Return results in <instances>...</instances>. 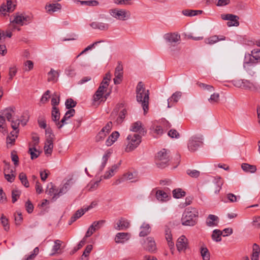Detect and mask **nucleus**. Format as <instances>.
<instances>
[{"mask_svg":"<svg viewBox=\"0 0 260 260\" xmlns=\"http://www.w3.org/2000/svg\"><path fill=\"white\" fill-rule=\"evenodd\" d=\"M136 93L137 101L141 104L145 114L148 110L149 93L148 90L145 89L142 82H139L136 87Z\"/></svg>","mask_w":260,"mask_h":260,"instance_id":"1","label":"nucleus"},{"mask_svg":"<svg viewBox=\"0 0 260 260\" xmlns=\"http://www.w3.org/2000/svg\"><path fill=\"white\" fill-rule=\"evenodd\" d=\"M198 214V211L196 208H186L181 219L182 224L185 226H193L197 222Z\"/></svg>","mask_w":260,"mask_h":260,"instance_id":"2","label":"nucleus"},{"mask_svg":"<svg viewBox=\"0 0 260 260\" xmlns=\"http://www.w3.org/2000/svg\"><path fill=\"white\" fill-rule=\"evenodd\" d=\"M127 110L122 104H117L111 114V119L117 124H121L125 118Z\"/></svg>","mask_w":260,"mask_h":260,"instance_id":"3","label":"nucleus"},{"mask_svg":"<svg viewBox=\"0 0 260 260\" xmlns=\"http://www.w3.org/2000/svg\"><path fill=\"white\" fill-rule=\"evenodd\" d=\"M14 109L13 107H8L0 111V114L4 118L6 117L8 121L11 122V127L14 130H17L20 124V120L14 118Z\"/></svg>","mask_w":260,"mask_h":260,"instance_id":"4","label":"nucleus"},{"mask_svg":"<svg viewBox=\"0 0 260 260\" xmlns=\"http://www.w3.org/2000/svg\"><path fill=\"white\" fill-rule=\"evenodd\" d=\"M141 138L140 134L128 135L126 138L127 145L125 149V151L129 152L135 150L141 143Z\"/></svg>","mask_w":260,"mask_h":260,"instance_id":"5","label":"nucleus"},{"mask_svg":"<svg viewBox=\"0 0 260 260\" xmlns=\"http://www.w3.org/2000/svg\"><path fill=\"white\" fill-rule=\"evenodd\" d=\"M170 151L163 149L158 152L156 156V164L158 168H164L168 165L170 160Z\"/></svg>","mask_w":260,"mask_h":260,"instance_id":"6","label":"nucleus"},{"mask_svg":"<svg viewBox=\"0 0 260 260\" xmlns=\"http://www.w3.org/2000/svg\"><path fill=\"white\" fill-rule=\"evenodd\" d=\"M234 85L238 87L252 91H257L260 90V85L258 83L245 79L237 81Z\"/></svg>","mask_w":260,"mask_h":260,"instance_id":"7","label":"nucleus"},{"mask_svg":"<svg viewBox=\"0 0 260 260\" xmlns=\"http://www.w3.org/2000/svg\"><path fill=\"white\" fill-rule=\"evenodd\" d=\"M249 58L246 57V60L244 62V68L248 70L251 65L255 63L260 62V48H254L248 54Z\"/></svg>","mask_w":260,"mask_h":260,"instance_id":"8","label":"nucleus"},{"mask_svg":"<svg viewBox=\"0 0 260 260\" xmlns=\"http://www.w3.org/2000/svg\"><path fill=\"white\" fill-rule=\"evenodd\" d=\"M109 13L111 16L119 20L125 21L131 17L130 12L125 9H111L109 11Z\"/></svg>","mask_w":260,"mask_h":260,"instance_id":"9","label":"nucleus"},{"mask_svg":"<svg viewBox=\"0 0 260 260\" xmlns=\"http://www.w3.org/2000/svg\"><path fill=\"white\" fill-rule=\"evenodd\" d=\"M166 42L173 46L179 44L181 40L180 35L178 32H169L164 35Z\"/></svg>","mask_w":260,"mask_h":260,"instance_id":"10","label":"nucleus"},{"mask_svg":"<svg viewBox=\"0 0 260 260\" xmlns=\"http://www.w3.org/2000/svg\"><path fill=\"white\" fill-rule=\"evenodd\" d=\"M202 137L193 136L190 138L188 143V148L189 151L194 152L202 144Z\"/></svg>","mask_w":260,"mask_h":260,"instance_id":"11","label":"nucleus"},{"mask_svg":"<svg viewBox=\"0 0 260 260\" xmlns=\"http://www.w3.org/2000/svg\"><path fill=\"white\" fill-rule=\"evenodd\" d=\"M221 17L223 20L229 21L227 22V25L229 27L238 26L239 25L238 21L239 18L237 15L232 14H222Z\"/></svg>","mask_w":260,"mask_h":260,"instance_id":"12","label":"nucleus"},{"mask_svg":"<svg viewBox=\"0 0 260 260\" xmlns=\"http://www.w3.org/2000/svg\"><path fill=\"white\" fill-rule=\"evenodd\" d=\"M30 21V18L29 16L24 13H18L14 16V19L12 21V22L22 26L24 24H26L27 22H29Z\"/></svg>","mask_w":260,"mask_h":260,"instance_id":"13","label":"nucleus"},{"mask_svg":"<svg viewBox=\"0 0 260 260\" xmlns=\"http://www.w3.org/2000/svg\"><path fill=\"white\" fill-rule=\"evenodd\" d=\"M129 130L133 132L139 133L138 134H140L141 136H144L146 133V130L142 123L140 121L133 123L131 125Z\"/></svg>","mask_w":260,"mask_h":260,"instance_id":"14","label":"nucleus"},{"mask_svg":"<svg viewBox=\"0 0 260 260\" xmlns=\"http://www.w3.org/2000/svg\"><path fill=\"white\" fill-rule=\"evenodd\" d=\"M144 247L145 249L150 252H153L156 250V246L154 239L149 237L144 241Z\"/></svg>","mask_w":260,"mask_h":260,"instance_id":"15","label":"nucleus"},{"mask_svg":"<svg viewBox=\"0 0 260 260\" xmlns=\"http://www.w3.org/2000/svg\"><path fill=\"white\" fill-rule=\"evenodd\" d=\"M115 78H114V82L115 84H118L121 82L123 77V67L122 65L118 62L116 67L115 73Z\"/></svg>","mask_w":260,"mask_h":260,"instance_id":"16","label":"nucleus"},{"mask_svg":"<svg viewBox=\"0 0 260 260\" xmlns=\"http://www.w3.org/2000/svg\"><path fill=\"white\" fill-rule=\"evenodd\" d=\"M130 226V223L128 220L124 218H120L117 222L114 228L116 230H125L127 229Z\"/></svg>","mask_w":260,"mask_h":260,"instance_id":"17","label":"nucleus"},{"mask_svg":"<svg viewBox=\"0 0 260 260\" xmlns=\"http://www.w3.org/2000/svg\"><path fill=\"white\" fill-rule=\"evenodd\" d=\"M131 237V234L128 233H118L115 237V242L116 243H124L128 241Z\"/></svg>","mask_w":260,"mask_h":260,"instance_id":"18","label":"nucleus"},{"mask_svg":"<svg viewBox=\"0 0 260 260\" xmlns=\"http://www.w3.org/2000/svg\"><path fill=\"white\" fill-rule=\"evenodd\" d=\"M176 246L179 251L185 250L187 248V239L185 236L182 235L178 239Z\"/></svg>","mask_w":260,"mask_h":260,"instance_id":"19","label":"nucleus"},{"mask_svg":"<svg viewBox=\"0 0 260 260\" xmlns=\"http://www.w3.org/2000/svg\"><path fill=\"white\" fill-rule=\"evenodd\" d=\"M152 193H155L156 198L160 202H166L170 198L167 193L161 190H153Z\"/></svg>","mask_w":260,"mask_h":260,"instance_id":"20","label":"nucleus"},{"mask_svg":"<svg viewBox=\"0 0 260 260\" xmlns=\"http://www.w3.org/2000/svg\"><path fill=\"white\" fill-rule=\"evenodd\" d=\"M224 40H225V37L224 36L214 35L206 38L205 40V43L206 44L212 45L219 41Z\"/></svg>","mask_w":260,"mask_h":260,"instance_id":"21","label":"nucleus"},{"mask_svg":"<svg viewBox=\"0 0 260 260\" xmlns=\"http://www.w3.org/2000/svg\"><path fill=\"white\" fill-rule=\"evenodd\" d=\"M53 136L47 138L44 147V152L46 154L51 155L53 148Z\"/></svg>","mask_w":260,"mask_h":260,"instance_id":"22","label":"nucleus"},{"mask_svg":"<svg viewBox=\"0 0 260 260\" xmlns=\"http://www.w3.org/2000/svg\"><path fill=\"white\" fill-rule=\"evenodd\" d=\"M182 96L181 91H176L168 100V107L171 108L173 106V103H177Z\"/></svg>","mask_w":260,"mask_h":260,"instance_id":"23","label":"nucleus"},{"mask_svg":"<svg viewBox=\"0 0 260 260\" xmlns=\"http://www.w3.org/2000/svg\"><path fill=\"white\" fill-rule=\"evenodd\" d=\"M18 133L19 129L18 128L17 130H14V131L11 132L10 135L7 137V145L8 147L14 144L15 140L18 137Z\"/></svg>","mask_w":260,"mask_h":260,"instance_id":"24","label":"nucleus"},{"mask_svg":"<svg viewBox=\"0 0 260 260\" xmlns=\"http://www.w3.org/2000/svg\"><path fill=\"white\" fill-rule=\"evenodd\" d=\"M13 171L10 169V166H6L4 169V175L5 179L9 182L14 181L15 176L13 174Z\"/></svg>","mask_w":260,"mask_h":260,"instance_id":"25","label":"nucleus"},{"mask_svg":"<svg viewBox=\"0 0 260 260\" xmlns=\"http://www.w3.org/2000/svg\"><path fill=\"white\" fill-rule=\"evenodd\" d=\"M46 192L50 196L52 197V200L55 201L58 198H54V196L57 193V189L55 187V186L52 182L49 183L46 190Z\"/></svg>","mask_w":260,"mask_h":260,"instance_id":"26","label":"nucleus"},{"mask_svg":"<svg viewBox=\"0 0 260 260\" xmlns=\"http://www.w3.org/2000/svg\"><path fill=\"white\" fill-rule=\"evenodd\" d=\"M59 72L58 71H55L53 69H51L47 74L48 79L47 80L48 82H56L58 80V78L59 77Z\"/></svg>","mask_w":260,"mask_h":260,"instance_id":"27","label":"nucleus"},{"mask_svg":"<svg viewBox=\"0 0 260 260\" xmlns=\"http://www.w3.org/2000/svg\"><path fill=\"white\" fill-rule=\"evenodd\" d=\"M120 165V162L118 164H115L113 165L111 169L109 171H107L105 174L103 176H102V177L106 179L111 178L114 175V172L116 171Z\"/></svg>","mask_w":260,"mask_h":260,"instance_id":"28","label":"nucleus"},{"mask_svg":"<svg viewBox=\"0 0 260 260\" xmlns=\"http://www.w3.org/2000/svg\"><path fill=\"white\" fill-rule=\"evenodd\" d=\"M218 217L214 215L210 214L207 219L206 224L208 226H214L217 225Z\"/></svg>","mask_w":260,"mask_h":260,"instance_id":"29","label":"nucleus"},{"mask_svg":"<svg viewBox=\"0 0 260 260\" xmlns=\"http://www.w3.org/2000/svg\"><path fill=\"white\" fill-rule=\"evenodd\" d=\"M140 229L141 231L139 234L140 237H145L150 233V226L148 223L144 222Z\"/></svg>","mask_w":260,"mask_h":260,"instance_id":"30","label":"nucleus"},{"mask_svg":"<svg viewBox=\"0 0 260 260\" xmlns=\"http://www.w3.org/2000/svg\"><path fill=\"white\" fill-rule=\"evenodd\" d=\"M119 136V134L118 132L115 131L113 132L110 136L108 137L106 141V144L108 146H111L115 142Z\"/></svg>","mask_w":260,"mask_h":260,"instance_id":"31","label":"nucleus"},{"mask_svg":"<svg viewBox=\"0 0 260 260\" xmlns=\"http://www.w3.org/2000/svg\"><path fill=\"white\" fill-rule=\"evenodd\" d=\"M45 8L48 12L53 13L60 10L61 6L59 3L50 4L47 5Z\"/></svg>","mask_w":260,"mask_h":260,"instance_id":"32","label":"nucleus"},{"mask_svg":"<svg viewBox=\"0 0 260 260\" xmlns=\"http://www.w3.org/2000/svg\"><path fill=\"white\" fill-rule=\"evenodd\" d=\"M90 25L94 29H99L102 30H107L109 27L108 24L98 22H93Z\"/></svg>","mask_w":260,"mask_h":260,"instance_id":"33","label":"nucleus"},{"mask_svg":"<svg viewBox=\"0 0 260 260\" xmlns=\"http://www.w3.org/2000/svg\"><path fill=\"white\" fill-rule=\"evenodd\" d=\"M241 168L244 172L247 173H254L256 171V166L249 165L247 163L242 164Z\"/></svg>","mask_w":260,"mask_h":260,"instance_id":"34","label":"nucleus"},{"mask_svg":"<svg viewBox=\"0 0 260 260\" xmlns=\"http://www.w3.org/2000/svg\"><path fill=\"white\" fill-rule=\"evenodd\" d=\"M70 188V183L69 182H66L60 189L58 191L57 190V193L55 194L54 198H59V197L62 196L68 192Z\"/></svg>","mask_w":260,"mask_h":260,"instance_id":"35","label":"nucleus"},{"mask_svg":"<svg viewBox=\"0 0 260 260\" xmlns=\"http://www.w3.org/2000/svg\"><path fill=\"white\" fill-rule=\"evenodd\" d=\"M182 13L184 16L191 17L202 14L203 11L186 9L183 10Z\"/></svg>","mask_w":260,"mask_h":260,"instance_id":"36","label":"nucleus"},{"mask_svg":"<svg viewBox=\"0 0 260 260\" xmlns=\"http://www.w3.org/2000/svg\"><path fill=\"white\" fill-rule=\"evenodd\" d=\"M52 120L55 123L57 122L60 118V112L57 107H52L51 111Z\"/></svg>","mask_w":260,"mask_h":260,"instance_id":"37","label":"nucleus"},{"mask_svg":"<svg viewBox=\"0 0 260 260\" xmlns=\"http://www.w3.org/2000/svg\"><path fill=\"white\" fill-rule=\"evenodd\" d=\"M200 253L203 260H210V254L206 247H201Z\"/></svg>","mask_w":260,"mask_h":260,"instance_id":"38","label":"nucleus"},{"mask_svg":"<svg viewBox=\"0 0 260 260\" xmlns=\"http://www.w3.org/2000/svg\"><path fill=\"white\" fill-rule=\"evenodd\" d=\"M222 235V232L219 230H214L213 231V234L212 235V238L213 240L218 242H220L221 240V236Z\"/></svg>","mask_w":260,"mask_h":260,"instance_id":"39","label":"nucleus"},{"mask_svg":"<svg viewBox=\"0 0 260 260\" xmlns=\"http://www.w3.org/2000/svg\"><path fill=\"white\" fill-rule=\"evenodd\" d=\"M36 147L29 146L28 152L30 154L31 159L37 158L40 154V152L37 149Z\"/></svg>","mask_w":260,"mask_h":260,"instance_id":"40","label":"nucleus"},{"mask_svg":"<svg viewBox=\"0 0 260 260\" xmlns=\"http://www.w3.org/2000/svg\"><path fill=\"white\" fill-rule=\"evenodd\" d=\"M91 208H92V206H89L84 209H79L77 210L73 216L74 217H76V219H77L81 217L86 211H88Z\"/></svg>","mask_w":260,"mask_h":260,"instance_id":"41","label":"nucleus"},{"mask_svg":"<svg viewBox=\"0 0 260 260\" xmlns=\"http://www.w3.org/2000/svg\"><path fill=\"white\" fill-rule=\"evenodd\" d=\"M19 179L21 181V183L26 187H28L29 186L26 174L21 172L19 175Z\"/></svg>","mask_w":260,"mask_h":260,"instance_id":"42","label":"nucleus"},{"mask_svg":"<svg viewBox=\"0 0 260 260\" xmlns=\"http://www.w3.org/2000/svg\"><path fill=\"white\" fill-rule=\"evenodd\" d=\"M197 84L199 87L203 89V90L208 91L209 92H213L214 90V88L213 86L206 84L203 83L198 82Z\"/></svg>","mask_w":260,"mask_h":260,"instance_id":"43","label":"nucleus"},{"mask_svg":"<svg viewBox=\"0 0 260 260\" xmlns=\"http://www.w3.org/2000/svg\"><path fill=\"white\" fill-rule=\"evenodd\" d=\"M59 98V94L57 92H55L53 93V97L51 99L52 107H56V106L59 104L60 101Z\"/></svg>","mask_w":260,"mask_h":260,"instance_id":"44","label":"nucleus"},{"mask_svg":"<svg viewBox=\"0 0 260 260\" xmlns=\"http://www.w3.org/2000/svg\"><path fill=\"white\" fill-rule=\"evenodd\" d=\"M208 101L212 104L218 103L219 101V94L218 93H213L211 95Z\"/></svg>","mask_w":260,"mask_h":260,"instance_id":"45","label":"nucleus"},{"mask_svg":"<svg viewBox=\"0 0 260 260\" xmlns=\"http://www.w3.org/2000/svg\"><path fill=\"white\" fill-rule=\"evenodd\" d=\"M18 71V69L16 66H12L9 68V80L11 81L13 77L16 75Z\"/></svg>","mask_w":260,"mask_h":260,"instance_id":"46","label":"nucleus"},{"mask_svg":"<svg viewBox=\"0 0 260 260\" xmlns=\"http://www.w3.org/2000/svg\"><path fill=\"white\" fill-rule=\"evenodd\" d=\"M111 153L109 151H107L105 154L103 155L102 158V162L101 166V170L102 171L105 167L107 161L110 157Z\"/></svg>","mask_w":260,"mask_h":260,"instance_id":"47","label":"nucleus"},{"mask_svg":"<svg viewBox=\"0 0 260 260\" xmlns=\"http://www.w3.org/2000/svg\"><path fill=\"white\" fill-rule=\"evenodd\" d=\"M1 221L5 230L8 231L10 229L8 219L4 214L1 216Z\"/></svg>","mask_w":260,"mask_h":260,"instance_id":"48","label":"nucleus"},{"mask_svg":"<svg viewBox=\"0 0 260 260\" xmlns=\"http://www.w3.org/2000/svg\"><path fill=\"white\" fill-rule=\"evenodd\" d=\"M173 197L175 198L179 199L185 195V192L182 191L180 188L175 189L173 191Z\"/></svg>","mask_w":260,"mask_h":260,"instance_id":"49","label":"nucleus"},{"mask_svg":"<svg viewBox=\"0 0 260 260\" xmlns=\"http://www.w3.org/2000/svg\"><path fill=\"white\" fill-rule=\"evenodd\" d=\"M61 241L59 240H56L54 241V245L52 248V251L53 252L50 254V255H53L56 253L58 252V251L60 249L61 246Z\"/></svg>","mask_w":260,"mask_h":260,"instance_id":"50","label":"nucleus"},{"mask_svg":"<svg viewBox=\"0 0 260 260\" xmlns=\"http://www.w3.org/2000/svg\"><path fill=\"white\" fill-rule=\"evenodd\" d=\"M21 191L19 190L14 189L12 191V201L13 203L16 202L20 197Z\"/></svg>","mask_w":260,"mask_h":260,"instance_id":"51","label":"nucleus"},{"mask_svg":"<svg viewBox=\"0 0 260 260\" xmlns=\"http://www.w3.org/2000/svg\"><path fill=\"white\" fill-rule=\"evenodd\" d=\"M186 173L192 178H198L200 175V172L196 170L188 169L186 171Z\"/></svg>","mask_w":260,"mask_h":260,"instance_id":"52","label":"nucleus"},{"mask_svg":"<svg viewBox=\"0 0 260 260\" xmlns=\"http://www.w3.org/2000/svg\"><path fill=\"white\" fill-rule=\"evenodd\" d=\"M226 197L229 202L231 203L236 202L238 200L240 199V196H236L232 193H228Z\"/></svg>","mask_w":260,"mask_h":260,"instance_id":"53","label":"nucleus"},{"mask_svg":"<svg viewBox=\"0 0 260 260\" xmlns=\"http://www.w3.org/2000/svg\"><path fill=\"white\" fill-rule=\"evenodd\" d=\"M66 107L67 109H71V108H74L76 105V102H75L73 99H69L67 100L66 103Z\"/></svg>","mask_w":260,"mask_h":260,"instance_id":"54","label":"nucleus"},{"mask_svg":"<svg viewBox=\"0 0 260 260\" xmlns=\"http://www.w3.org/2000/svg\"><path fill=\"white\" fill-rule=\"evenodd\" d=\"M168 134L172 138L178 139L180 137L179 133L175 129H170Z\"/></svg>","mask_w":260,"mask_h":260,"instance_id":"55","label":"nucleus"},{"mask_svg":"<svg viewBox=\"0 0 260 260\" xmlns=\"http://www.w3.org/2000/svg\"><path fill=\"white\" fill-rule=\"evenodd\" d=\"M107 134L105 132H104L103 131H101L98 135L95 137V141L96 142H99L102 141L105 139V138L107 136Z\"/></svg>","mask_w":260,"mask_h":260,"instance_id":"56","label":"nucleus"},{"mask_svg":"<svg viewBox=\"0 0 260 260\" xmlns=\"http://www.w3.org/2000/svg\"><path fill=\"white\" fill-rule=\"evenodd\" d=\"M39 143V137L35 135L32 137V142L29 144L30 147H37Z\"/></svg>","mask_w":260,"mask_h":260,"instance_id":"57","label":"nucleus"},{"mask_svg":"<svg viewBox=\"0 0 260 260\" xmlns=\"http://www.w3.org/2000/svg\"><path fill=\"white\" fill-rule=\"evenodd\" d=\"M49 98L50 91L48 90L42 95L40 102L43 104L46 103L47 102H48Z\"/></svg>","mask_w":260,"mask_h":260,"instance_id":"58","label":"nucleus"},{"mask_svg":"<svg viewBox=\"0 0 260 260\" xmlns=\"http://www.w3.org/2000/svg\"><path fill=\"white\" fill-rule=\"evenodd\" d=\"M82 5L85 4L87 6H95L99 5V2L95 0L81 1Z\"/></svg>","mask_w":260,"mask_h":260,"instance_id":"59","label":"nucleus"},{"mask_svg":"<svg viewBox=\"0 0 260 260\" xmlns=\"http://www.w3.org/2000/svg\"><path fill=\"white\" fill-rule=\"evenodd\" d=\"M25 208L27 212L28 213H31L34 210V206L31 202L28 200L25 203Z\"/></svg>","mask_w":260,"mask_h":260,"instance_id":"60","label":"nucleus"},{"mask_svg":"<svg viewBox=\"0 0 260 260\" xmlns=\"http://www.w3.org/2000/svg\"><path fill=\"white\" fill-rule=\"evenodd\" d=\"M134 179V175L133 173L128 172L126 174H125L123 175V179L125 180H131L132 182L135 181Z\"/></svg>","mask_w":260,"mask_h":260,"instance_id":"61","label":"nucleus"},{"mask_svg":"<svg viewBox=\"0 0 260 260\" xmlns=\"http://www.w3.org/2000/svg\"><path fill=\"white\" fill-rule=\"evenodd\" d=\"M106 221L105 220H101L99 221H94L92 224L95 228H96V230L99 229L105 223Z\"/></svg>","mask_w":260,"mask_h":260,"instance_id":"62","label":"nucleus"},{"mask_svg":"<svg viewBox=\"0 0 260 260\" xmlns=\"http://www.w3.org/2000/svg\"><path fill=\"white\" fill-rule=\"evenodd\" d=\"M103 94L104 93H101V91L97 90L93 95V101L97 102L101 100L103 98Z\"/></svg>","mask_w":260,"mask_h":260,"instance_id":"63","label":"nucleus"},{"mask_svg":"<svg viewBox=\"0 0 260 260\" xmlns=\"http://www.w3.org/2000/svg\"><path fill=\"white\" fill-rule=\"evenodd\" d=\"M66 73L71 77H73L76 74L75 69L72 67H69L66 70Z\"/></svg>","mask_w":260,"mask_h":260,"instance_id":"64","label":"nucleus"}]
</instances>
